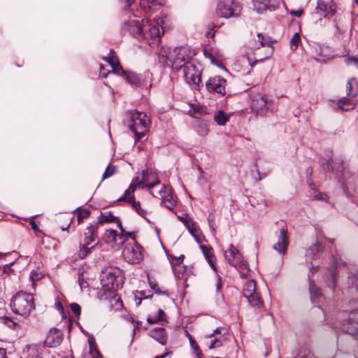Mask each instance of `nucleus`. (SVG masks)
<instances>
[{"label": "nucleus", "mask_w": 358, "mask_h": 358, "mask_svg": "<svg viewBox=\"0 0 358 358\" xmlns=\"http://www.w3.org/2000/svg\"><path fill=\"white\" fill-rule=\"evenodd\" d=\"M195 52L188 46L176 47L173 52L162 48L158 53V59L164 66L173 70L182 69L185 79L195 85V90H199L203 87L201 73L196 69V66L189 62Z\"/></svg>", "instance_id": "obj_1"}, {"label": "nucleus", "mask_w": 358, "mask_h": 358, "mask_svg": "<svg viewBox=\"0 0 358 358\" xmlns=\"http://www.w3.org/2000/svg\"><path fill=\"white\" fill-rule=\"evenodd\" d=\"M124 279V271L117 267H110L103 272L101 281L104 299L115 298L117 290L122 287Z\"/></svg>", "instance_id": "obj_2"}, {"label": "nucleus", "mask_w": 358, "mask_h": 358, "mask_svg": "<svg viewBox=\"0 0 358 358\" xmlns=\"http://www.w3.org/2000/svg\"><path fill=\"white\" fill-rule=\"evenodd\" d=\"M129 129L135 135V141L141 140L147 133V127L150 122L145 113L139 111H131Z\"/></svg>", "instance_id": "obj_3"}, {"label": "nucleus", "mask_w": 358, "mask_h": 358, "mask_svg": "<svg viewBox=\"0 0 358 358\" xmlns=\"http://www.w3.org/2000/svg\"><path fill=\"white\" fill-rule=\"evenodd\" d=\"M97 230L98 223L90 224L86 228V231L84 232L83 243L80 244L78 256L80 259H85L99 244Z\"/></svg>", "instance_id": "obj_4"}, {"label": "nucleus", "mask_w": 358, "mask_h": 358, "mask_svg": "<svg viewBox=\"0 0 358 358\" xmlns=\"http://www.w3.org/2000/svg\"><path fill=\"white\" fill-rule=\"evenodd\" d=\"M241 5L235 0H220L216 13L220 17L229 18L238 17L241 14Z\"/></svg>", "instance_id": "obj_5"}, {"label": "nucleus", "mask_w": 358, "mask_h": 358, "mask_svg": "<svg viewBox=\"0 0 358 358\" xmlns=\"http://www.w3.org/2000/svg\"><path fill=\"white\" fill-rule=\"evenodd\" d=\"M224 257L230 265L243 271L245 270L246 272L249 271L247 262L243 259L241 254L232 244L229 245L228 251L224 252ZM240 275L241 277H245L247 273L240 271Z\"/></svg>", "instance_id": "obj_6"}, {"label": "nucleus", "mask_w": 358, "mask_h": 358, "mask_svg": "<svg viewBox=\"0 0 358 358\" xmlns=\"http://www.w3.org/2000/svg\"><path fill=\"white\" fill-rule=\"evenodd\" d=\"M227 80L224 78L220 76H215L210 77L206 82L205 85H203L202 88L204 87L206 90L210 94L217 93L224 96L227 93Z\"/></svg>", "instance_id": "obj_7"}, {"label": "nucleus", "mask_w": 358, "mask_h": 358, "mask_svg": "<svg viewBox=\"0 0 358 358\" xmlns=\"http://www.w3.org/2000/svg\"><path fill=\"white\" fill-rule=\"evenodd\" d=\"M243 295L252 306L260 307L263 303L259 294L256 290V283L254 280H248L245 282L243 289Z\"/></svg>", "instance_id": "obj_8"}, {"label": "nucleus", "mask_w": 358, "mask_h": 358, "mask_svg": "<svg viewBox=\"0 0 358 358\" xmlns=\"http://www.w3.org/2000/svg\"><path fill=\"white\" fill-rule=\"evenodd\" d=\"M339 329L351 335L358 332V309L352 310L349 313L348 320L341 322Z\"/></svg>", "instance_id": "obj_9"}, {"label": "nucleus", "mask_w": 358, "mask_h": 358, "mask_svg": "<svg viewBox=\"0 0 358 358\" xmlns=\"http://www.w3.org/2000/svg\"><path fill=\"white\" fill-rule=\"evenodd\" d=\"M281 3V0H252L254 10L262 13L267 10L272 11L277 10Z\"/></svg>", "instance_id": "obj_10"}, {"label": "nucleus", "mask_w": 358, "mask_h": 358, "mask_svg": "<svg viewBox=\"0 0 358 358\" xmlns=\"http://www.w3.org/2000/svg\"><path fill=\"white\" fill-rule=\"evenodd\" d=\"M63 341L62 332L57 328H51L44 341L43 345L48 348H55L59 346Z\"/></svg>", "instance_id": "obj_11"}, {"label": "nucleus", "mask_w": 358, "mask_h": 358, "mask_svg": "<svg viewBox=\"0 0 358 358\" xmlns=\"http://www.w3.org/2000/svg\"><path fill=\"white\" fill-rule=\"evenodd\" d=\"M161 203L169 210L173 211L177 204L176 199L173 197L172 189L169 186L164 185L160 190Z\"/></svg>", "instance_id": "obj_12"}, {"label": "nucleus", "mask_w": 358, "mask_h": 358, "mask_svg": "<svg viewBox=\"0 0 358 358\" xmlns=\"http://www.w3.org/2000/svg\"><path fill=\"white\" fill-rule=\"evenodd\" d=\"M142 26L140 24L139 22L137 20H131L128 22H125L123 26V29L124 31H129L130 34L134 36H140L143 34L144 29L146 28L145 23H148V19H144L142 20Z\"/></svg>", "instance_id": "obj_13"}, {"label": "nucleus", "mask_w": 358, "mask_h": 358, "mask_svg": "<svg viewBox=\"0 0 358 358\" xmlns=\"http://www.w3.org/2000/svg\"><path fill=\"white\" fill-rule=\"evenodd\" d=\"M142 247L136 243L131 247H126L123 251V255L129 262L131 263H138L142 259Z\"/></svg>", "instance_id": "obj_14"}, {"label": "nucleus", "mask_w": 358, "mask_h": 358, "mask_svg": "<svg viewBox=\"0 0 358 358\" xmlns=\"http://www.w3.org/2000/svg\"><path fill=\"white\" fill-rule=\"evenodd\" d=\"M272 103L273 101L271 100L268 101L266 96H262L259 99L252 101V110L259 115H264L270 110V106Z\"/></svg>", "instance_id": "obj_15"}, {"label": "nucleus", "mask_w": 358, "mask_h": 358, "mask_svg": "<svg viewBox=\"0 0 358 358\" xmlns=\"http://www.w3.org/2000/svg\"><path fill=\"white\" fill-rule=\"evenodd\" d=\"M288 244L287 231L285 229H281L278 235V241L273 245V248L280 254H285L287 249Z\"/></svg>", "instance_id": "obj_16"}, {"label": "nucleus", "mask_w": 358, "mask_h": 358, "mask_svg": "<svg viewBox=\"0 0 358 358\" xmlns=\"http://www.w3.org/2000/svg\"><path fill=\"white\" fill-rule=\"evenodd\" d=\"M348 290L352 300L358 299V276L356 273H350L348 279Z\"/></svg>", "instance_id": "obj_17"}, {"label": "nucleus", "mask_w": 358, "mask_h": 358, "mask_svg": "<svg viewBox=\"0 0 358 358\" xmlns=\"http://www.w3.org/2000/svg\"><path fill=\"white\" fill-rule=\"evenodd\" d=\"M149 336L159 343L162 345H165L167 342V335L166 329L163 327H155L149 331Z\"/></svg>", "instance_id": "obj_18"}, {"label": "nucleus", "mask_w": 358, "mask_h": 358, "mask_svg": "<svg viewBox=\"0 0 358 358\" xmlns=\"http://www.w3.org/2000/svg\"><path fill=\"white\" fill-rule=\"evenodd\" d=\"M121 76L128 83L135 86H140L143 83L142 77L132 71H122Z\"/></svg>", "instance_id": "obj_19"}, {"label": "nucleus", "mask_w": 358, "mask_h": 358, "mask_svg": "<svg viewBox=\"0 0 358 358\" xmlns=\"http://www.w3.org/2000/svg\"><path fill=\"white\" fill-rule=\"evenodd\" d=\"M316 10L317 13L324 17H327L328 15L331 16L335 13V9L331 6L326 3L324 0L317 1Z\"/></svg>", "instance_id": "obj_20"}, {"label": "nucleus", "mask_w": 358, "mask_h": 358, "mask_svg": "<svg viewBox=\"0 0 358 358\" xmlns=\"http://www.w3.org/2000/svg\"><path fill=\"white\" fill-rule=\"evenodd\" d=\"M10 306L12 311L19 315H22V292H18L10 300Z\"/></svg>", "instance_id": "obj_21"}, {"label": "nucleus", "mask_w": 358, "mask_h": 358, "mask_svg": "<svg viewBox=\"0 0 358 358\" xmlns=\"http://www.w3.org/2000/svg\"><path fill=\"white\" fill-rule=\"evenodd\" d=\"M200 249L201 250L205 259L208 262L211 268L216 271L215 267V256L213 253V250L211 247L205 245H201Z\"/></svg>", "instance_id": "obj_22"}, {"label": "nucleus", "mask_w": 358, "mask_h": 358, "mask_svg": "<svg viewBox=\"0 0 358 358\" xmlns=\"http://www.w3.org/2000/svg\"><path fill=\"white\" fill-rule=\"evenodd\" d=\"M44 346L40 344H32L27 345V358H42L41 355L43 351Z\"/></svg>", "instance_id": "obj_23"}, {"label": "nucleus", "mask_w": 358, "mask_h": 358, "mask_svg": "<svg viewBox=\"0 0 358 358\" xmlns=\"http://www.w3.org/2000/svg\"><path fill=\"white\" fill-rule=\"evenodd\" d=\"M24 301H26V306L24 305V317L30 315L31 312L35 310L34 299L31 294L24 292Z\"/></svg>", "instance_id": "obj_24"}, {"label": "nucleus", "mask_w": 358, "mask_h": 358, "mask_svg": "<svg viewBox=\"0 0 358 358\" xmlns=\"http://www.w3.org/2000/svg\"><path fill=\"white\" fill-rule=\"evenodd\" d=\"M203 55L206 58H208L210 60L212 64L227 71L224 66L220 62V58H215V55H217V51L216 50L205 48L203 49Z\"/></svg>", "instance_id": "obj_25"}, {"label": "nucleus", "mask_w": 358, "mask_h": 358, "mask_svg": "<svg viewBox=\"0 0 358 358\" xmlns=\"http://www.w3.org/2000/svg\"><path fill=\"white\" fill-rule=\"evenodd\" d=\"M162 20L160 18L156 19L155 22L154 23H150L148 21V23H145L146 27H148V31L150 33V36L152 38H157L160 36V30H159V23H161ZM145 31H148V30L145 29H144Z\"/></svg>", "instance_id": "obj_26"}, {"label": "nucleus", "mask_w": 358, "mask_h": 358, "mask_svg": "<svg viewBox=\"0 0 358 358\" xmlns=\"http://www.w3.org/2000/svg\"><path fill=\"white\" fill-rule=\"evenodd\" d=\"M309 292L310 300L313 303H317V300L323 296L320 289L310 280H309Z\"/></svg>", "instance_id": "obj_27"}, {"label": "nucleus", "mask_w": 358, "mask_h": 358, "mask_svg": "<svg viewBox=\"0 0 358 358\" xmlns=\"http://www.w3.org/2000/svg\"><path fill=\"white\" fill-rule=\"evenodd\" d=\"M194 129L196 132L201 136L205 137L209 133V127L207 121L199 120L197 123L194 124Z\"/></svg>", "instance_id": "obj_28"}, {"label": "nucleus", "mask_w": 358, "mask_h": 358, "mask_svg": "<svg viewBox=\"0 0 358 358\" xmlns=\"http://www.w3.org/2000/svg\"><path fill=\"white\" fill-rule=\"evenodd\" d=\"M140 6L145 13H152L157 6V0H140Z\"/></svg>", "instance_id": "obj_29"}, {"label": "nucleus", "mask_w": 358, "mask_h": 358, "mask_svg": "<svg viewBox=\"0 0 358 358\" xmlns=\"http://www.w3.org/2000/svg\"><path fill=\"white\" fill-rule=\"evenodd\" d=\"M324 250V247L322 244L317 242L313 245H311L307 250L306 255L307 256L311 257L313 259L316 258L317 255L322 252Z\"/></svg>", "instance_id": "obj_30"}, {"label": "nucleus", "mask_w": 358, "mask_h": 358, "mask_svg": "<svg viewBox=\"0 0 358 358\" xmlns=\"http://www.w3.org/2000/svg\"><path fill=\"white\" fill-rule=\"evenodd\" d=\"M230 118V115L226 114L223 110L217 111L214 115V121L218 124L224 125Z\"/></svg>", "instance_id": "obj_31"}, {"label": "nucleus", "mask_w": 358, "mask_h": 358, "mask_svg": "<svg viewBox=\"0 0 358 358\" xmlns=\"http://www.w3.org/2000/svg\"><path fill=\"white\" fill-rule=\"evenodd\" d=\"M338 106L342 110L348 111L354 109L355 104L348 97H343L338 100Z\"/></svg>", "instance_id": "obj_32"}, {"label": "nucleus", "mask_w": 358, "mask_h": 358, "mask_svg": "<svg viewBox=\"0 0 358 358\" xmlns=\"http://www.w3.org/2000/svg\"><path fill=\"white\" fill-rule=\"evenodd\" d=\"M117 217L115 216L111 212H106L99 215V220L96 223H98V225L103 222L113 223L117 220Z\"/></svg>", "instance_id": "obj_33"}, {"label": "nucleus", "mask_w": 358, "mask_h": 358, "mask_svg": "<svg viewBox=\"0 0 358 358\" xmlns=\"http://www.w3.org/2000/svg\"><path fill=\"white\" fill-rule=\"evenodd\" d=\"M185 226L188 230L189 233L193 236L194 240L197 242H200L199 238L195 234L196 229V224L192 220H190L189 222H185Z\"/></svg>", "instance_id": "obj_34"}, {"label": "nucleus", "mask_w": 358, "mask_h": 358, "mask_svg": "<svg viewBox=\"0 0 358 358\" xmlns=\"http://www.w3.org/2000/svg\"><path fill=\"white\" fill-rule=\"evenodd\" d=\"M257 38L262 46L271 47L273 44L277 42L275 40H273L270 36H264L262 34H258Z\"/></svg>", "instance_id": "obj_35"}, {"label": "nucleus", "mask_w": 358, "mask_h": 358, "mask_svg": "<svg viewBox=\"0 0 358 358\" xmlns=\"http://www.w3.org/2000/svg\"><path fill=\"white\" fill-rule=\"evenodd\" d=\"M75 213L77 214V220L78 224H80L83 220L90 215V211L85 208H78L75 210Z\"/></svg>", "instance_id": "obj_36"}, {"label": "nucleus", "mask_w": 358, "mask_h": 358, "mask_svg": "<svg viewBox=\"0 0 358 358\" xmlns=\"http://www.w3.org/2000/svg\"><path fill=\"white\" fill-rule=\"evenodd\" d=\"M135 180H138V178H136L132 180L131 183L129 186V188L124 192L125 196H127V202L134 199V193L136 190V185L134 184Z\"/></svg>", "instance_id": "obj_37"}, {"label": "nucleus", "mask_w": 358, "mask_h": 358, "mask_svg": "<svg viewBox=\"0 0 358 358\" xmlns=\"http://www.w3.org/2000/svg\"><path fill=\"white\" fill-rule=\"evenodd\" d=\"M106 236L108 241H111L113 242L116 241V238L117 236L120 237V238H123V241H126V238H124V235L122 234H118L117 232L115 229H108L106 231Z\"/></svg>", "instance_id": "obj_38"}, {"label": "nucleus", "mask_w": 358, "mask_h": 358, "mask_svg": "<svg viewBox=\"0 0 358 358\" xmlns=\"http://www.w3.org/2000/svg\"><path fill=\"white\" fill-rule=\"evenodd\" d=\"M1 321L10 328H15L18 324L19 322L16 318H10L8 317H1Z\"/></svg>", "instance_id": "obj_39"}, {"label": "nucleus", "mask_w": 358, "mask_h": 358, "mask_svg": "<svg viewBox=\"0 0 358 358\" xmlns=\"http://www.w3.org/2000/svg\"><path fill=\"white\" fill-rule=\"evenodd\" d=\"M43 277V274L38 272L36 270H32L30 273L29 279L31 281L32 286L34 287L36 282L41 280Z\"/></svg>", "instance_id": "obj_40"}, {"label": "nucleus", "mask_w": 358, "mask_h": 358, "mask_svg": "<svg viewBox=\"0 0 358 358\" xmlns=\"http://www.w3.org/2000/svg\"><path fill=\"white\" fill-rule=\"evenodd\" d=\"M127 203L131 204V206L136 210V212L142 217H144L146 212L145 210L141 209V203L139 201H136L135 199H132Z\"/></svg>", "instance_id": "obj_41"}, {"label": "nucleus", "mask_w": 358, "mask_h": 358, "mask_svg": "<svg viewBox=\"0 0 358 358\" xmlns=\"http://www.w3.org/2000/svg\"><path fill=\"white\" fill-rule=\"evenodd\" d=\"M188 336H189V343L191 345V347L193 348L194 353L198 357H201L202 355V352L200 350L199 345L196 343V341L189 334H188Z\"/></svg>", "instance_id": "obj_42"}, {"label": "nucleus", "mask_w": 358, "mask_h": 358, "mask_svg": "<svg viewBox=\"0 0 358 358\" xmlns=\"http://www.w3.org/2000/svg\"><path fill=\"white\" fill-rule=\"evenodd\" d=\"M116 167L115 166H108L102 176V179L105 180L112 176L115 171Z\"/></svg>", "instance_id": "obj_43"}, {"label": "nucleus", "mask_w": 358, "mask_h": 358, "mask_svg": "<svg viewBox=\"0 0 358 358\" xmlns=\"http://www.w3.org/2000/svg\"><path fill=\"white\" fill-rule=\"evenodd\" d=\"M332 160V154L329 157V159L322 164V169L325 172H331L334 171V167L331 165V161Z\"/></svg>", "instance_id": "obj_44"}, {"label": "nucleus", "mask_w": 358, "mask_h": 358, "mask_svg": "<svg viewBox=\"0 0 358 358\" xmlns=\"http://www.w3.org/2000/svg\"><path fill=\"white\" fill-rule=\"evenodd\" d=\"M111 68L113 69V71H114L115 73L121 76V71H124L119 62L118 59H115V62L111 64Z\"/></svg>", "instance_id": "obj_45"}, {"label": "nucleus", "mask_w": 358, "mask_h": 358, "mask_svg": "<svg viewBox=\"0 0 358 358\" xmlns=\"http://www.w3.org/2000/svg\"><path fill=\"white\" fill-rule=\"evenodd\" d=\"M300 42H301L300 34L298 33H295L291 40V48H292L294 47V49H296L298 47Z\"/></svg>", "instance_id": "obj_46"}, {"label": "nucleus", "mask_w": 358, "mask_h": 358, "mask_svg": "<svg viewBox=\"0 0 358 358\" xmlns=\"http://www.w3.org/2000/svg\"><path fill=\"white\" fill-rule=\"evenodd\" d=\"M136 0H119L121 7L123 10L129 9Z\"/></svg>", "instance_id": "obj_47"}, {"label": "nucleus", "mask_w": 358, "mask_h": 358, "mask_svg": "<svg viewBox=\"0 0 358 358\" xmlns=\"http://www.w3.org/2000/svg\"><path fill=\"white\" fill-rule=\"evenodd\" d=\"M208 221L210 228L215 232V217L212 213H209Z\"/></svg>", "instance_id": "obj_48"}, {"label": "nucleus", "mask_w": 358, "mask_h": 358, "mask_svg": "<svg viewBox=\"0 0 358 358\" xmlns=\"http://www.w3.org/2000/svg\"><path fill=\"white\" fill-rule=\"evenodd\" d=\"M71 309L75 314L76 317H79L81 313V307L79 304L76 303H73L71 304Z\"/></svg>", "instance_id": "obj_49"}, {"label": "nucleus", "mask_w": 358, "mask_h": 358, "mask_svg": "<svg viewBox=\"0 0 358 358\" xmlns=\"http://www.w3.org/2000/svg\"><path fill=\"white\" fill-rule=\"evenodd\" d=\"M356 82V79L355 78H351L348 80L347 83V95L350 96L352 94V85Z\"/></svg>", "instance_id": "obj_50"}, {"label": "nucleus", "mask_w": 358, "mask_h": 358, "mask_svg": "<svg viewBox=\"0 0 358 358\" xmlns=\"http://www.w3.org/2000/svg\"><path fill=\"white\" fill-rule=\"evenodd\" d=\"M222 345V340L219 339V338H214L210 345H209V349H214V348H219L220 346Z\"/></svg>", "instance_id": "obj_51"}, {"label": "nucleus", "mask_w": 358, "mask_h": 358, "mask_svg": "<svg viewBox=\"0 0 358 358\" xmlns=\"http://www.w3.org/2000/svg\"><path fill=\"white\" fill-rule=\"evenodd\" d=\"M115 52L113 50L110 51V56L108 57H105L104 59L107 61V62L111 66L113 63L115 62V59H117L115 55Z\"/></svg>", "instance_id": "obj_52"}, {"label": "nucleus", "mask_w": 358, "mask_h": 358, "mask_svg": "<svg viewBox=\"0 0 358 358\" xmlns=\"http://www.w3.org/2000/svg\"><path fill=\"white\" fill-rule=\"evenodd\" d=\"M203 110H204V108L203 107H200V106L193 107V111H194V115L192 116L196 119H199V116H197L196 115L197 114L201 115L202 113L203 112Z\"/></svg>", "instance_id": "obj_53"}, {"label": "nucleus", "mask_w": 358, "mask_h": 358, "mask_svg": "<svg viewBox=\"0 0 358 358\" xmlns=\"http://www.w3.org/2000/svg\"><path fill=\"white\" fill-rule=\"evenodd\" d=\"M159 183V180L158 179H157V180H155V182L150 183V184L143 185L142 182H140L139 184L142 185V188H147L148 190H150L151 189H152L155 186H156Z\"/></svg>", "instance_id": "obj_54"}, {"label": "nucleus", "mask_w": 358, "mask_h": 358, "mask_svg": "<svg viewBox=\"0 0 358 358\" xmlns=\"http://www.w3.org/2000/svg\"><path fill=\"white\" fill-rule=\"evenodd\" d=\"M90 353L92 355V358H102V355L96 348H92L90 346Z\"/></svg>", "instance_id": "obj_55"}, {"label": "nucleus", "mask_w": 358, "mask_h": 358, "mask_svg": "<svg viewBox=\"0 0 358 358\" xmlns=\"http://www.w3.org/2000/svg\"><path fill=\"white\" fill-rule=\"evenodd\" d=\"M147 321L148 323L151 324H157L159 322H160L159 317H157L156 315L148 316L147 318Z\"/></svg>", "instance_id": "obj_56"}, {"label": "nucleus", "mask_w": 358, "mask_h": 358, "mask_svg": "<svg viewBox=\"0 0 358 358\" xmlns=\"http://www.w3.org/2000/svg\"><path fill=\"white\" fill-rule=\"evenodd\" d=\"M314 198L316 200H319V201H326L327 199L328 198V196L324 193L318 192L317 194H316L314 196Z\"/></svg>", "instance_id": "obj_57"}, {"label": "nucleus", "mask_w": 358, "mask_h": 358, "mask_svg": "<svg viewBox=\"0 0 358 358\" xmlns=\"http://www.w3.org/2000/svg\"><path fill=\"white\" fill-rule=\"evenodd\" d=\"M254 166L255 167V173H256V175L253 174V177L255 178L256 180L257 181H259L262 180V176H261V173L259 172V170L257 167V162H255L254 164Z\"/></svg>", "instance_id": "obj_58"}, {"label": "nucleus", "mask_w": 358, "mask_h": 358, "mask_svg": "<svg viewBox=\"0 0 358 358\" xmlns=\"http://www.w3.org/2000/svg\"><path fill=\"white\" fill-rule=\"evenodd\" d=\"M30 224L31 226V229L36 233V234L38 233H42L41 231L38 227V226H37V224H36L35 221L31 220Z\"/></svg>", "instance_id": "obj_59"}, {"label": "nucleus", "mask_w": 358, "mask_h": 358, "mask_svg": "<svg viewBox=\"0 0 358 358\" xmlns=\"http://www.w3.org/2000/svg\"><path fill=\"white\" fill-rule=\"evenodd\" d=\"M222 287L221 278L220 276L217 277V283H216V290L219 292L221 290Z\"/></svg>", "instance_id": "obj_60"}, {"label": "nucleus", "mask_w": 358, "mask_h": 358, "mask_svg": "<svg viewBox=\"0 0 358 358\" xmlns=\"http://www.w3.org/2000/svg\"><path fill=\"white\" fill-rule=\"evenodd\" d=\"M303 10L300 9V10H292L291 11V14L292 15H294L296 17H301L303 14Z\"/></svg>", "instance_id": "obj_61"}, {"label": "nucleus", "mask_w": 358, "mask_h": 358, "mask_svg": "<svg viewBox=\"0 0 358 358\" xmlns=\"http://www.w3.org/2000/svg\"><path fill=\"white\" fill-rule=\"evenodd\" d=\"M114 223H116L117 224V227L120 229V230L121 231L122 234H123L124 232H125L124 229H123V227L122 225V222L120 221V220L117 217V220H115L114 222Z\"/></svg>", "instance_id": "obj_62"}, {"label": "nucleus", "mask_w": 358, "mask_h": 358, "mask_svg": "<svg viewBox=\"0 0 358 358\" xmlns=\"http://www.w3.org/2000/svg\"><path fill=\"white\" fill-rule=\"evenodd\" d=\"M150 287L154 289L156 293H159V294H165V292H161L159 289H156V287H157V285L156 283H152L151 282H150Z\"/></svg>", "instance_id": "obj_63"}, {"label": "nucleus", "mask_w": 358, "mask_h": 358, "mask_svg": "<svg viewBox=\"0 0 358 358\" xmlns=\"http://www.w3.org/2000/svg\"><path fill=\"white\" fill-rule=\"evenodd\" d=\"M165 315H166V314L164 312V310H162V309H159L158 310V314L156 316L159 317V320L160 321H162L163 320V317L165 316Z\"/></svg>", "instance_id": "obj_64"}]
</instances>
